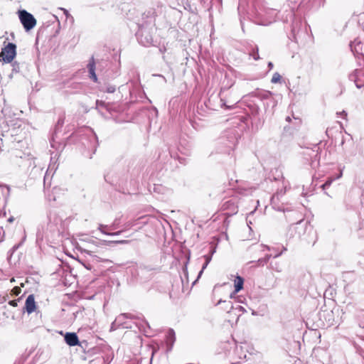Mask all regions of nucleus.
Instances as JSON below:
<instances>
[{
	"instance_id": "23",
	"label": "nucleus",
	"mask_w": 364,
	"mask_h": 364,
	"mask_svg": "<svg viewBox=\"0 0 364 364\" xmlns=\"http://www.w3.org/2000/svg\"><path fill=\"white\" fill-rule=\"evenodd\" d=\"M19 299H16V300H11L9 302V304L11 306H14V307H16L18 306V301Z\"/></svg>"
},
{
	"instance_id": "7",
	"label": "nucleus",
	"mask_w": 364,
	"mask_h": 364,
	"mask_svg": "<svg viewBox=\"0 0 364 364\" xmlns=\"http://www.w3.org/2000/svg\"><path fill=\"white\" fill-rule=\"evenodd\" d=\"M87 68L89 71L90 78L95 82H97V77L95 73V63L93 57H92L90 60L89 61Z\"/></svg>"
},
{
	"instance_id": "4",
	"label": "nucleus",
	"mask_w": 364,
	"mask_h": 364,
	"mask_svg": "<svg viewBox=\"0 0 364 364\" xmlns=\"http://www.w3.org/2000/svg\"><path fill=\"white\" fill-rule=\"evenodd\" d=\"M36 301L35 297L33 294H30L28 296L25 303V309L26 312L30 314L33 313L36 310Z\"/></svg>"
},
{
	"instance_id": "32",
	"label": "nucleus",
	"mask_w": 364,
	"mask_h": 364,
	"mask_svg": "<svg viewBox=\"0 0 364 364\" xmlns=\"http://www.w3.org/2000/svg\"><path fill=\"white\" fill-rule=\"evenodd\" d=\"M268 68H269V70L273 68V63L272 62L268 63Z\"/></svg>"
},
{
	"instance_id": "31",
	"label": "nucleus",
	"mask_w": 364,
	"mask_h": 364,
	"mask_svg": "<svg viewBox=\"0 0 364 364\" xmlns=\"http://www.w3.org/2000/svg\"><path fill=\"white\" fill-rule=\"evenodd\" d=\"M287 1L289 2L290 4H296L298 0H286Z\"/></svg>"
},
{
	"instance_id": "20",
	"label": "nucleus",
	"mask_w": 364,
	"mask_h": 364,
	"mask_svg": "<svg viewBox=\"0 0 364 364\" xmlns=\"http://www.w3.org/2000/svg\"><path fill=\"white\" fill-rule=\"evenodd\" d=\"M21 291V289L18 287H15L12 289L11 292L14 296H18Z\"/></svg>"
},
{
	"instance_id": "41",
	"label": "nucleus",
	"mask_w": 364,
	"mask_h": 364,
	"mask_svg": "<svg viewBox=\"0 0 364 364\" xmlns=\"http://www.w3.org/2000/svg\"><path fill=\"white\" fill-rule=\"evenodd\" d=\"M286 250H287V248L284 247H283V250H282V252H284V251H286Z\"/></svg>"
},
{
	"instance_id": "36",
	"label": "nucleus",
	"mask_w": 364,
	"mask_h": 364,
	"mask_svg": "<svg viewBox=\"0 0 364 364\" xmlns=\"http://www.w3.org/2000/svg\"><path fill=\"white\" fill-rule=\"evenodd\" d=\"M221 303H226L225 301H223L222 299L219 300L218 304H220Z\"/></svg>"
},
{
	"instance_id": "5",
	"label": "nucleus",
	"mask_w": 364,
	"mask_h": 364,
	"mask_svg": "<svg viewBox=\"0 0 364 364\" xmlns=\"http://www.w3.org/2000/svg\"><path fill=\"white\" fill-rule=\"evenodd\" d=\"M64 340L70 346L79 345V339L75 333H66L64 336Z\"/></svg>"
},
{
	"instance_id": "25",
	"label": "nucleus",
	"mask_w": 364,
	"mask_h": 364,
	"mask_svg": "<svg viewBox=\"0 0 364 364\" xmlns=\"http://www.w3.org/2000/svg\"><path fill=\"white\" fill-rule=\"evenodd\" d=\"M209 263H207L205 262V263L203 264V267H202V269L200 271L199 274H198V277H200V275L202 274L203 270L207 267V266L208 265Z\"/></svg>"
},
{
	"instance_id": "14",
	"label": "nucleus",
	"mask_w": 364,
	"mask_h": 364,
	"mask_svg": "<svg viewBox=\"0 0 364 364\" xmlns=\"http://www.w3.org/2000/svg\"><path fill=\"white\" fill-rule=\"evenodd\" d=\"M102 243L105 245H110V244H127L129 243L128 240H103Z\"/></svg>"
},
{
	"instance_id": "38",
	"label": "nucleus",
	"mask_w": 364,
	"mask_h": 364,
	"mask_svg": "<svg viewBox=\"0 0 364 364\" xmlns=\"http://www.w3.org/2000/svg\"><path fill=\"white\" fill-rule=\"evenodd\" d=\"M8 220H9V222L11 223V222H12L14 220V218H9Z\"/></svg>"
},
{
	"instance_id": "30",
	"label": "nucleus",
	"mask_w": 364,
	"mask_h": 364,
	"mask_svg": "<svg viewBox=\"0 0 364 364\" xmlns=\"http://www.w3.org/2000/svg\"><path fill=\"white\" fill-rule=\"evenodd\" d=\"M301 221H299V223H296L295 225L293 227L294 229H297L301 225Z\"/></svg>"
},
{
	"instance_id": "9",
	"label": "nucleus",
	"mask_w": 364,
	"mask_h": 364,
	"mask_svg": "<svg viewBox=\"0 0 364 364\" xmlns=\"http://www.w3.org/2000/svg\"><path fill=\"white\" fill-rule=\"evenodd\" d=\"M342 176V171H341L339 173V174L336 176V177H330L328 178L326 181L321 186V188L323 190H326V188H328V187H330V186L331 185V183H333V181H334L336 179H338L340 178H341Z\"/></svg>"
},
{
	"instance_id": "22",
	"label": "nucleus",
	"mask_w": 364,
	"mask_h": 364,
	"mask_svg": "<svg viewBox=\"0 0 364 364\" xmlns=\"http://www.w3.org/2000/svg\"><path fill=\"white\" fill-rule=\"evenodd\" d=\"M107 225H100L98 229L100 230V232L105 235H109V232H107L105 230V228H107Z\"/></svg>"
},
{
	"instance_id": "26",
	"label": "nucleus",
	"mask_w": 364,
	"mask_h": 364,
	"mask_svg": "<svg viewBox=\"0 0 364 364\" xmlns=\"http://www.w3.org/2000/svg\"><path fill=\"white\" fill-rule=\"evenodd\" d=\"M279 194L277 193L272 197V203H274L276 200L279 199Z\"/></svg>"
},
{
	"instance_id": "13",
	"label": "nucleus",
	"mask_w": 364,
	"mask_h": 364,
	"mask_svg": "<svg viewBox=\"0 0 364 364\" xmlns=\"http://www.w3.org/2000/svg\"><path fill=\"white\" fill-rule=\"evenodd\" d=\"M270 268L277 272H281L282 271V265L277 262H272L270 263Z\"/></svg>"
},
{
	"instance_id": "3",
	"label": "nucleus",
	"mask_w": 364,
	"mask_h": 364,
	"mask_svg": "<svg viewBox=\"0 0 364 364\" xmlns=\"http://www.w3.org/2000/svg\"><path fill=\"white\" fill-rule=\"evenodd\" d=\"M349 79L353 81L357 88L360 89L364 87V71L361 70H355L349 75Z\"/></svg>"
},
{
	"instance_id": "27",
	"label": "nucleus",
	"mask_w": 364,
	"mask_h": 364,
	"mask_svg": "<svg viewBox=\"0 0 364 364\" xmlns=\"http://www.w3.org/2000/svg\"><path fill=\"white\" fill-rule=\"evenodd\" d=\"M204 257L205 259V262L210 263V262L211 261L212 257L210 255H205Z\"/></svg>"
},
{
	"instance_id": "33",
	"label": "nucleus",
	"mask_w": 364,
	"mask_h": 364,
	"mask_svg": "<svg viewBox=\"0 0 364 364\" xmlns=\"http://www.w3.org/2000/svg\"><path fill=\"white\" fill-rule=\"evenodd\" d=\"M263 247H264L265 249H267V250H270L271 248L269 246H267V245H262Z\"/></svg>"
},
{
	"instance_id": "16",
	"label": "nucleus",
	"mask_w": 364,
	"mask_h": 364,
	"mask_svg": "<svg viewBox=\"0 0 364 364\" xmlns=\"http://www.w3.org/2000/svg\"><path fill=\"white\" fill-rule=\"evenodd\" d=\"M259 50L258 48L256 47L255 48H253L251 52H250V55L253 58L254 60H257L259 59V55L258 53Z\"/></svg>"
},
{
	"instance_id": "11",
	"label": "nucleus",
	"mask_w": 364,
	"mask_h": 364,
	"mask_svg": "<svg viewBox=\"0 0 364 364\" xmlns=\"http://www.w3.org/2000/svg\"><path fill=\"white\" fill-rule=\"evenodd\" d=\"M129 318L127 314H121L115 318V323H117V326L122 325L124 321Z\"/></svg>"
},
{
	"instance_id": "18",
	"label": "nucleus",
	"mask_w": 364,
	"mask_h": 364,
	"mask_svg": "<svg viewBox=\"0 0 364 364\" xmlns=\"http://www.w3.org/2000/svg\"><path fill=\"white\" fill-rule=\"evenodd\" d=\"M281 75L278 73H274L272 77V80H271V82L272 83H278L281 81Z\"/></svg>"
},
{
	"instance_id": "39",
	"label": "nucleus",
	"mask_w": 364,
	"mask_h": 364,
	"mask_svg": "<svg viewBox=\"0 0 364 364\" xmlns=\"http://www.w3.org/2000/svg\"><path fill=\"white\" fill-rule=\"evenodd\" d=\"M342 114H343V115L346 116V115H347V113L346 112V111H343V112H342Z\"/></svg>"
},
{
	"instance_id": "37",
	"label": "nucleus",
	"mask_w": 364,
	"mask_h": 364,
	"mask_svg": "<svg viewBox=\"0 0 364 364\" xmlns=\"http://www.w3.org/2000/svg\"><path fill=\"white\" fill-rule=\"evenodd\" d=\"M286 120H287V122H290V121H291V118H290V117H287Z\"/></svg>"
},
{
	"instance_id": "40",
	"label": "nucleus",
	"mask_w": 364,
	"mask_h": 364,
	"mask_svg": "<svg viewBox=\"0 0 364 364\" xmlns=\"http://www.w3.org/2000/svg\"><path fill=\"white\" fill-rule=\"evenodd\" d=\"M85 252L86 253H87V254H90V252H91L90 250H85Z\"/></svg>"
},
{
	"instance_id": "24",
	"label": "nucleus",
	"mask_w": 364,
	"mask_h": 364,
	"mask_svg": "<svg viewBox=\"0 0 364 364\" xmlns=\"http://www.w3.org/2000/svg\"><path fill=\"white\" fill-rule=\"evenodd\" d=\"M21 245V243H19L18 245H15L10 250L11 254L12 255L16 250H18V248Z\"/></svg>"
},
{
	"instance_id": "42",
	"label": "nucleus",
	"mask_w": 364,
	"mask_h": 364,
	"mask_svg": "<svg viewBox=\"0 0 364 364\" xmlns=\"http://www.w3.org/2000/svg\"><path fill=\"white\" fill-rule=\"evenodd\" d=\"M353 43H350V48H351V50H353Z\"/></svg>"
},
{
	"instance_id": "12",
	"label": "nucleus",
	"mask_w": 364,
	"mask_h": 364,
	"mask_svg": "<svg viewBox=\"0 0 364 364\" xmlns=\"http://www.w3.org/2000/svg\"><path fill=\"white\" fill-rule=\"evenodd\" d=\"M225 309H235V310H238L242 313L244 312H246V310L242 306H237V307H234L232 304V302L231 301H228L227 303V306H225Z\"/></svg>"
},
{
	"instance_id": "35",
	"label": "nucleus",
	"mask_w": 364,
	"mask_h": 364,
	"mask_svg": "<svg viewBox=\"0 0 364 364\" xmlns=\"http://www.w3.org/2000/svg\"><path fill=\"white\" fill-rule=\"evenodd\" d=\"M282 254V252H279H279H277V255H276L274 257H279Z\"/></svg>"
},
{
	"instance_id": "10",
	"label": "nucleus",
	"mask_w": 364,
	"mask_h": 364,
	"mask_svg": "<svg viewBox=\"0 0 364 364\" xmlns=\"http://www.w3.org/2000/svg\"><path fill=\"white\" fill-rule=\"evenodd\" d=\"M273 95V93L270 91H261L259 92L257 95V96L260 98L261 100H267L270 98Z\"/></svg>"
},
{
	"instance_id": "28",
	"label": "nucleus",
	"mask_w": 364,
	"mask_h": 364,
	"mask_svg": "<svg viewBox=\"0 0 364 364\" xmlns=\"http://www.w3.org/2000/svg\"><path fill=\"white\" fill-rule=\"evenodd\" d=\"M119 326H117V323H115V321L114 322H112V325H111V329L112 330H115L117 329V328Z\"/></svg>"
},
{
	"instance_id": "21",
	"label": "nucleus",
	"mask_w": 364,
	"mask_h": 364,
	"mask_svg": "<svg viewBox=\"0 0 364 364\" xmlns=\"http://www.w3.org/2000/svg\"><path fill=\"white\" fill-rule=\"evenodd\" d=\"M164 187L162 186L161 185L155 186L154 188V191L155 192H158V193H164Z\"/></svg>"
},
{
	"instance_id": "15",
	"label": "nucleus",
	"mask_w": 364,
	"mask_h": 364,
	"mask_svg": "<svg viewBox=\"0 0 364 364\" xmlns=\"http://www.w3.org/2000/svg\"><path fill=\"white\" fill-rule=\"evenodd\" d=\"M176 337H175V332L173 329H169L167 333V340L168 342H171V343H173L175 341Z\"/></svg>"
},
{
	"instance_id": "29",
	"label": "nucleus",
	"mask_w": 364,
	"mask_h": 364,
	"mask_svg": "<svg viewBox=\"0 0 364 364\" xmlns=\"http://www.w3.org/2000/svg\"><path fill=\"white\" fill-rule=\"evenodd\" d=\"M121 232H122V231H117V232H112V233L109 232V235H119L121 234Z\"/></svg>"
},
{
	"instance_id": "34",
	"label": "nucleus",
	"mask_w": 364,
	"mask_h": 364,
	"mask_svg": "<svg viewBox=\"0 0 364 364\" xmlns=\"http://www.w3.org/2000/svg\"><path fill=\"white\" fill-rule=\"evenodd\" d=\"M156 76H159V77H162V78H163V80H164V82H166V78H165L163 75H156Z\"/></svg>"
},
{
	"instance_id": "8",
	"label": "nucleus",
	"mask_w": 364,
	"mask_h": 364,
	"mask_svg": "<svg viewBox=\"0 0 364 364\" xmlns=\"http://www.w3.org/2000/svg\"><path fill=\"white\" fill-rule=\"evenodd\" d=\"M244 279L240 276H237L235 279V292L237 293L243 288Z\"/></svg>"
},
{
	"instance_id": "1",
	"label": "nucleus",
	"mask_w": 364,
	"mask_h": 364,
	"mask_svg": "<svg viewBox=\"0 0 364 364\" xmlns=\"http://www.w3.org/2000/svg\"><path fill=\"white\" fill-rule=\"evenodd\" d=\"M18 18L26 31H30L35 27L36 20L33 16L26 10L18 11Z\"/></svg>"
},
{
	"instance_id": "6",
	"label": "nucleus",
	"mask_w": 364,
	"mask_h": 364,
	"mask_svg": "<svg viewBox=\"0 0 364 364\" xmlns=\"http://www.w3.org/2000/svg\"><path fill=\"white\" fill-rule=\"evenodd\" d=\"M223 210H230L231 214L236 213L237 212V206L235 200L230 199L223 203L222 205Z\"/></svg>"
},
{
	"instance_id": "19",
	"label": "nucleus",
	"mask_w": 364,
	"mask_h": 364,
	"mask_svg": "<svg viewBox=\"0 0 364 364\" xmlns=\"http://www.w3.org/2000/svg\"><path fill=\"white\" fill-rule=\"evenodd\" d=\"M116 90V87L114 85H109L106 87L105 92L108 93H113Z\"/></svg>"
},
{
	"instance_id": "2",
	"label": "nucleus",
	"mask_w": 364,
	"mask_h": 364,
	"mask_svg": "<svg viewBox=\"0 0 364 364\" xmlns=\"http://www.w3.org/2000/svg\"><path fill=\"white\" fill-rule=\"evenodd\" d=\"M16 55V46L13 43H9L2 48L0 58L6 63H11Z\"/></svg>"
},
{
	"instance_id": "17",
	"label": "nucleus",
	"mask_w": 364,
	"mask_h": 364,
	"mask_svg": "<svg viewBox=\"0 0 364 364\" xmlns=\"http://www.w3.org/2000/svg\"><path fill=\"white\" fill-rule=\"evenodd\" d=\"M272 257V255H266V256L264 258L259 259L257 260V263L259 265H264V264H267L269 259Z\"/></svg>"
}]
</instances>
